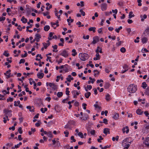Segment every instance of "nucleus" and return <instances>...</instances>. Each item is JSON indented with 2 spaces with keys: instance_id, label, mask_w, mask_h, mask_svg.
Returning a JSON list of instances; mask_svg holds the SVG:
<instances>
[{
  "instance_id": "nucleus-1",
  "label": "nucleus",
  "mask_w": 149,
  "mask_h": 149,
  "mask_svg": "<svg viewBox=\"0 0 149 149\" xmlns=\"http://www.w3.org/2000/svg\"><path fill=\"white\" fill-rule=\"evenodd\" d=\"M137 89L136 86L132 84L128 87L127 90L130 93H134L136 91Z\"/></svg>"
},
{
  "instance_id": "nucleus-2",
  "label": "nucleus",
  "mask_w": 149,
  "mask_h": 149,
  "mask_svg": "<svg viewBox=\"0 0 149 149\" xmlns=\"http://www.w3.org/2000/svg\"><path fill=\"white\" fill-rule=\"evenodd\" d=\"M131 142H129V139L127 138L123 140L122 142V146L124 148L128 149L130 146Z\"/></svg>"
},
{
  "instance_id": "nucleus-3",
  "label": "nucleus",
  "mask_w": 149,
  "mask_h": 149,
  "mask_svg": "<svg viewBox=\"0 0 149 149\" xmlns=\"http://www.w3.org/2000/svg\"><path fill=\"white\" fill-rule=\"evenodd\" d=\"M79 56L80 59L83 61H85L88 58V55L85 53L80 54Z\"/></svg>"
},
{
  "instance_id": "nucleus-4",
  "label": "nucleus",
  "mask_w": 149,
  "mask_h": 149,
  "mask_svg": "<svg viewBox=\"0 0 149 149\" xmlns=\"http://www.w3.org/2000/svg\"><path fill=\"white\" fill-rule=\"evenodd\" d=\"M46 85L47 86H49L52 88V90H55L57 88V86L53 83L47 82Z\"/></svg>"
},
{
  "instance_id": "nucleus-5",
  "label": "nucleus",
  "mask_w": 149,
  "mask_h": 149,
  "mask_svg": "<svg viewBox=\"0 0 149 149\" xmlns=\"http://www.w3.org/2000/svg\"><path fill=\"white\" fill-rule=\"evenodd\" d=\"M3 112L5 113V116L6 118H8V116L11 117L12 116L11 111L9 110L5 109L3 110Z\"/></svg>"
},
{
  "instance_id": "nucleus-6",
  "label": "nucleus",
  "mask_w": 149,
  "mask_h": 149,
  "mask_svg": "<svg viewBox=\"0 0 149 149\" xmlns=\"http://www.w3.org/2000/svg\"><path fill=\"white\" fill-rule=\"evenodd\" d=\"M93 41L91 44L95 45L99 41V38L98 36H95L93 37Z\"/></svg>"
},
{
  "instance_id": "nucleus-7",
  "label": "nucleus",
  "mask_w": 149,
  "mask_h": 149,
  "mask_svg": "<svg viewBox=\"0 0 149 149\" xmlns=\"http://www.w3.org/2000/svg\"><path fill=\"white\" fill-rule=\"evenodd\" d=\"M60 55L66 58L68 56L69 54L68 52L65 50H63L62 52H61V53L60 54Z\"/></svg>"
},
{
  "instance_id": "nucleus-8",
  "label": "nucleus",
  "mask_w": 149,
  "mask_h": 149,
  "mask_svg": "<svg viewBox=\"0 0 149 149\" xmlns=\"http://www.w3.org/2000/svg\"><path fill=\"white\" fill-rule=\"evenodd\" d=\"M101 6L102 10L104 11L107 10V5L106 3H103L101 4Z\"/></svg>"
},
{
  "instance_id": "nucleus-9",
  "label": "nucleus",
  "mask_w": 149,
  "mask_h": 149,
  "mask_svg": "<svg viewBox=\"0 0 149 149\" xmlns=\"http://www.w3.org/2000/svg\"><path fill=\"white\" fill-rule=\"evenodd\" d=\"M72 93L73 96V97L74 98L77 97V96L80 93L78 92L77 91H72Z\"/></svg>"
},
{
  "instance_id": "nucleus-10",
  "label": "nucleus",
  "mask_w": 149,
  "mask_h": 149,
  "mask_svg": "<svg viewBox=\"0 0 149 149\" xmlns=\"http://www.w3.org/2000/svg\"><path fill=\"white\" fill-rule=\"evenodd\" d=\"M41 38L40 35L39 34H36V37L35 39L33 40V41L36 40L37 42L39 41L40 39Z\"/></svg>"
},
{
  "instance_id": "nucleus-11",
  "label": "nucleus",
  "mask_w": 149,
  "mask_h": 149,
  "mask_svg": "<svg viewBox=\"0 0 149 149\" xmlns=\"http://www.w3.org/2000/svg\"><path fill=\"white\" fill-rule=\"evenodd\" d=\"M122 131L124 133L125 132H126L127 134L129 132L128 127L127 126L125 127H123L122 129Z\"/></svg>"
},
{
  "instance_id": "nucleus-12",
  "label": "nucleus",
  "mask_w": 149,
  "mask_h": 149,
  "mask_svg": "<svg viewBox=\"0 0 149 149\" xmlns=\"http://www.w3.org/2000/svg\"><path fill=\"white\" fill-rule=\"evenodd\" d=\"M10 71L11 70H9L7 71L6 73H4V74L6 76V78L7 79L10 78L11 76L10 75Z\"/></svg>"
},
{
  "instance_id": "nucleus-13",
  "label": "nucleus",
  "mask_w": 149,
  "mask_h": 149,
  "mask_svg": "<svg viewBox=\"0 0 149 149\" xmlns=\"http://www.w3.org/2000/svg\"><path fill=\"white\" fill-rule=\"evenodd\" d=\"M70 67L69 66L67 65H65V66L63 69V70L65 72H68L70 70Z\"/></svg>"
},
{
  "instance_id": "nucleus-14",
  "label": "nucleus",
  "mask_w": 149,
  "mask_h": 149,
  "mask_svg": "<svg viewBox=\"0 0 149 149\" xmlns=\"http://www.w3.org/2000/svg\"><path fill=\"white\" fill-rule=\"evenodd\" d=\"M140 17L141 18V21L143 22L144 21L145 19L147 18V15L146 14H144L143 15H140Z\"/></svg>"
},
{
  "instance_id": "nucleus-15",
  "label": "nucleus",
  "mask_w": 149,
  "mask_h": 149,
  "mask_svg": "<svg viewBox=\"0 0 149 149\" xmlns=\"http://www.w3.org/2000/svg\"><path fill=\"white\" fill-rule=\"evenodd\" d=\"M100 55L99 53H96V57H95L93 58V59L94 60H99L100 59Z\"/></svg>"
},
{
  "instance_id": "nucleus-16",
  "label": "nucleus",
  "mask_w": 149,
  "mask_h": 149,
  "mask_svg": "<svg viewBox=\"0 0 149 149\" xmlns=\"http://www.w3.org/2000/svg\"><path fill=\"white\" fill-rule=\"evenodd\" d=\"M119 117V114L117 113H114V116H113L112 118L115 120H117L118 118Z\"/></svg>"
},
{
  "instance_id": "nucleus-17",
  "label": "nucleus",
  "mask_w": 149,
  "mask_h": 149,
  "mask_svg": "<svg viewBox=\"0 0 149 149\" xmlns=\"http://www.w3.org/2000/svg\"><path fill=\"white\" fill-rule=\"evenodd\" d=\"M136 113L139 115H141L143 113V111L139 109H138L136 111Z\"/></svg>"
},
{
  "instance_id": "nucleus-18",
  "label": "nucleus",
  "mask_w": 149,
  "mask_h": 149,
  "mask_svg": "<svg viewBox=\"0 0 149 149\" xmlns=\"http://www.w3.org/2000/svg\"><path fill=\"white\" fill-rule=\"evenodd\" d=\"M51 24L52 27L54 29H55L56 27L59 26L58 24H56L55 23L51 22Z\"/></svg>"
},
{
  "instance_id": "nucleus-19",
  "label": "nucleus",
  "mask_w": 149,
  "mask_h": 149,
  "mask_svg": "<svg viewBox=\"0 0 149 149\" xmlns=\"http://www.w3.org/2000/svg\"><path fill=\"white\" fill-rule=\"evenodd\" d=\"M103 132L106 135L107 134H109V129L107 128H104V130Z\"/></svg>"
},
{
  "instance_id": "nucleus-20",
  "label": "nucleus",
  "mask_w": 149,
  "mask_h": 149,
  "mask_svg": "<svg viewBox=\"0 0 149 149\" xmlns=\"http://www.w3.org/2000/svg\"><path fill=\"white\" fill-rule=\"evenodd\" d=\"M96 53H99V52L101 53H102V49L99 46L97 47V49L96 50Z\"/></svg>"
},
{
  "instance_id": "nucleus-21",
  "label": "nucleus",
  "mask_w": 149,
  "mask_h": 149,
  "mask_svg": "<svg viewBox=\"0 0 149 149\" xmlns=\"http://www.w3.org/2000/svg\"><path fill=\"white\" fill-rule=\"evenodd\" d=\"M66 79L68 81L70 82L71 80H73V78L72 77L71 75H69L68 76V77L66 78Z\"/></svg>"
},
{
  "instance_id": "nucleus-22",
  "label": "nucleus",
  "mask_w": 149,
  "mask_h": 149,
  "mask_svg": "<svg viewBox=\"0 0 149 149\" xmlns=\"http://www.w3.org/2000/svg\"><path fill=\"white\" fill-rule=\"evenodd\" d=\"M37 76L38 78L39 79H41L43 77L44 74L43 73H38L37 74Z\"/></svg>"
},
{
  "instance_id": "nucleus-23",
  "label": "nucleus",
  "mask_w": 149,
  "mask_h": 149,
  "mask_svg": "<svg viewBox=\"0 0 149 149\" xmlns=\"http://www.w3.org/2000/svg\"><path fill=\"white\" fill-rule=\"evenodd\" d=\"M21 20L24 23H26L27 21V19L26 18H25L24 16L22 17Z\"/></svg>"
},
{
  "instance_id": "nucleus-24",
  "label": "nucleus",
  "mask_w": 149,
  "mask_h": 149,
  "mask_svg": "<svg viewBox=\"0 0 149 149\" xmlns=\"http://www.w3.org/2000/svg\"><path fill=\"white\" fill-rule=\"evenodd\" d=\"M72 56H75L77 54V53L76 52V50L74 49L72 50Z\"/></svg>"
},
{
  "instance_id": "nucleus-25",
  "label": "nucleus",
  "mask_w": 149,
  "mask_h": 149,
  "mask_svg": "<svg viewBox=\"0 0 149 149\" xmlns=\"http://www.w3.org/2000/svg\"><path fill=\"white\" fill-rule=\"evenodd\" d=\"M141 40L143 43H145L147 42L148 38L146 37H144L142 38Z\"/></svg>"
},
{
  "instance_id": "nucleus-26",
  "label": "nucleus",
  "mask_w": 149,
  "mask_h": 149,
  "mask_svg": "<svg viewBox=\"0 0 149 149\" xmlns=\"http://www.w3.org/2000/svg\"><path fill=\"white\" fill-rule=\"evenodd\" d=\"M84 116L83 117H80V118L82 119V120H86L87 119V118L88 117V116L86 113L84 114Z\"/></svg>"
},
{
  "instance_id": "nucleus-27",
  "label": "nucleus",
  "mask_w": 149,
  "mask_h": 149,
  "mask_svg": "<svg viewBox=\"0 0 149 149\" xmlns=\"http://www.w3.org/2000/svg\"><path fill=\"white\" fill-rule=\"evenodd\" d=\"M144 143L146 146H149V137L146 139L144 142Z\"/></svg>"
},
{
  "instance_id": "nucleus-28",
  "label": "nucleus",
  "mask_w": 149,
  "mask_h": 149,
  "mask_svg": "<svg viewBox=\"0 0 149 149\" xmlns=\"http://www.w3.org/2000/svg\"><path fill=\"white\" fill-rule=\"evenodd\" d=\"M91 95V93L90 92H87L85 93V96L86 98H88Z\"/></svg>"
},
{
  "instance_id": "nucleus-29",
  "label": "nucleus",
  "mask_w": 149,
  "mask_h": 149,
  "mask_svg": "<svg viewBox=\"0 0 149 149\" xmlns=\"http://www.w3.org/2000/svg\"><path fill=\"white\" fill-rule=\"evenodd\" d=\"M95 29L96 28L95 27H91L88 30L89 31H93V32H95Z\"/></svg>"
},
{
  "instance_id": "nucleus-30",
  "label": "nucleus",
  "mask_w": 149,
  "mask_h": 149,
  "mask_svg": "<svg viewBox=\"0 0 149 149\" xmlns=\"http://www.w3.org/2000/svg\"><path fill=\"white\" fill-rule=\"evenodd\" d=\"M42 45L45 49H46L49 45V43L47 44L45 42H43Z\"/></svg>"
},
{
  "instance_id": "nucleus-31",
  "label": "nucleus",
  "mask_w": 149,
  "mask_h": 149,
  "mask_svg": "<svg viewBox=\"0 0 149 149\" xmlns=\"http://www.w3.org/2000/svg\"><path fill=\"white\" fill-rule=\"evenodd\" d=\"M50 29V27L48 25H46L44 27V30L46 31H48Z\"/></svg>"
},
{
  "instance_id": "nucleus-32",
  "label": "nucleus",
  "mask_w": 149,
  "mask_h": 149,
  "mask_svg": "<svg viewBox=\"0 0 149 149\" xmlns=\"http://www.w3.org/2000/svg\"><path fill=\"white\" fill-rule=\"evenodd\" d=\"M26 108L29 109L30 111L32 112L34 111V109L33 107H31L30 106H28L26 107Z\"/></svg>"
},
{
  "instance_id": "nucleus-33",
  "label": "nucleus",
  "mask_w": 149,
  "mask_h": 149,
  "mask_svg": "<svg viewBox=\"0 0 149 149\" xmlns=\"http://www.w3.org/2000/svg\"><path fill=\"white\" fill-rule=\"evenodd\" d=\"M54 33L52 32H50L49 33V38H48V39L49 40H51L52 39V38L53 37V34H54Z\"/></svg>"
},
{
  "instance_id": "nucleus-34",
  "label": "nucleus",
  "mask_w": 149,
  "mask_h": 149,
  "mask_svg": "<svg viewBox=\"0 0 149 149\" xmlns=\"http://www.w3.org/2000/svg\"><path fill=\"white\" fill-rule=\"evenodd\" d=\"M145 93L146 95H149V87H148L146 89Z\"/></svg>"
},
{
  "instance_id": "nucleus-35",
  "label": "nucleus",
  "mask_w": 149,
  "mask_h": 149,
  "mask_svg": "<svg viewBox=\"0 0 149 149\" xmlns=\"http://www.w3.org/2000/svg\"><path fill=\"white\" fill-rule=\"evenodd\" d=\"M146 33H147L148 34L149 33V27H147V28L145 29L143 32L144 34H145Z\"/></svg>"
},
{
  "instance_id": "nucleus-36",
  "label": "nucleus",
  "mask_w": 149,
  "mask_h": 149,
  "mask_svg": "<svg viewBox=\"0 0 149 149\" xmlns=\"http://www.w3.org/2000/svg\"><path fill=\"white\" fill-rule=\"evenodd\" d=\"M47 135L49 137H50L51 138H52L53 137V135L52 133L51 132H48V133L47 134Z\"/></svg>"
},
{
  "instance_id": "nucleus-37",
  "label": "nucleus",
  "mask_w": 149,
  "mask_h": 149,
  "mask_svg": "<svg viewBox=\"0 0 149 149\" xmlns=\"http://www.w3.org/2000/svg\"><path fill=\"white\" fill-rule=\"evenodd\" d=\"M47 109L46 108H41L40 109V111L42 112L43 113H45V112L47 111Z\"/></svg>"
},
{
  "instance_id": "nucleus-38",
  "label": "nucleus",
  "mask_w": 149,
  "mask_h": 149,
  "mask_svg": "<svg viewBox=\"0 0 149 149\" xmlns=\"http://www.w3.org/2000/svg\"><path fill=\"white\" fill-rule=\"evenodd\" d=\"M133 12H130L129 15V18L130 19H131L133 17H134V15H133Z\"/></svg>"
},
{
  "instance_id": "nucleus-39",
  "label": "nucleus",
  "mask_w": 149,
  "mask_h": 149,
  "mask_svg": "<svg viewBox=\"0 0 149 149\" xmlns=\"http://www.w3.org/2000/svg\"><path fill=\"white\" fill-rule=\"evenodd\" d=\"M110 96L109 94H107L106 95L105 99L107 101H108L110 100Z\"/></svg>"
},
{
  "instance_id": "nucleus-40",
  "label": "nucleus",
  "mask_w": 149,
  "mask_h": 149,
  "mask_svg": "<svg viewBox=\"0 0 149 149\" xmlns=\"http://www.w3.org/2000/svg\"><path fill=\"white\" fill-rule=\"evenodd\" d=\"M78 135L81 138H84L83 134L81 132H80L78 133Z\"/></svg>"
},
{
  "instance_id": "nucleus-41",
  "label": "nucleus",
  "mask_w": 149,
  "mask_h": 149,
  "mask_svg": "<svg viewBox=\"0 0 149 149\" xmlns=\"http://www.w3.org/2000/svg\"><path fill=\"white\" fill-rule=\"evenodd\" d=\"M20 102L18 100L17 101H15L14 105L15 106H17L20 104Z\"/></svg>"
},
{
  "instance_id": "nucleus-42",
  "label": "nucleus",
  "mask_w": 149,
  "mask_h": 149,
  "mask_svg": "<svg viewBox=\"0 0 149 149\" xmlns=\"http://www.w3.org/2000/svg\"><path fill=\"white\" fill-rule=\"evenodd\" d=\"M32 26V25L31 24L30 25V26H27L26 27V31H28L30 32H33V31L31 30H29V29L31 28Z\"/></svg>"
},
{
  "instance_id": "nucleus-43",
  "label": "nucleus",
  "mask_w": 149,
  "mask_h": 149,
  "mask_svg": "<svg viewBox=\"0 0 149 149\" xmlns=\"http://www.w3.org/2000/svg\"><path fill=\"white\" fill-rule=\"evenodd\" d=\"M63 95V93L62 92H58L57 93V96L59 97H61Z\"/></svg>"
},
{
  "instance_id": "nucleus-44",
  "label": "nucleus",
  "mask_w": 149,
  "mask_h": 149,
  "mask_svg": "<svg viewBox=\"0 0 149 149\" xmlns=\"http://www.w3.org/2000/svg\"><path fill=\"white\" fill-rule=\"evenodd\" d=\"M123 68L125 70V71H127L128 70V66L126 65H124L123 66Z\"/></svg>"
},
{
  "instance_id": "nucleus-45",
  "label": "nucleus",
  "mask_w": 149,
  "mask_h": 149,
  "mask_svg": "<svg viewBox=\"0 0 149 149\" xmlns=\"http://www.w3.org/2000/svg\"><path fill=\"white\" fill-rule=\"evenodd\" d=\"M120 51L121 52L124 53L125 52L126 49L124 47H122L120 48Z\"/></svg>"
},
{
  "instance_id": "nucleus-46",
  "label": "nucleus",
  "mask_w": 149,
  "mask_h": 149,
  "mask_svg": "<svg viewBox=\"0 0 149 149\" xmlns=\"http://www.w3.org/2000/svg\"><path fill=\"white\" fill-rule=\"evenodd\" d=\"M122 29V26H120L118 28L116 29H115V31L117 33H119L120 31Z\"/></svg>"
},
{
  "instance_id": "nucleus-47",
  "label": "nucleus",
  "mask_w": 149,
  "mask_h": 149,
  "mask_svg": "<svg viewBox=\"0 0 149 149\" xmlns=\"http://www.w3.org/2000/svg\"><path fill=\"white\" fill-rule=\"evenodd\" d=\"M60 146V143L59 142V141H58L56 140V145L55 146L58 147Z\"/></svg>"
},
{
  "instance_id": "nucleus-48",
  "label": "nucleus",
  "mask_w": 149,
  "mask_h": 149,
  "mask_svg": "<svg viewBox=\"0 0 149 149\" xmlns=\"http://www.w3.org/2000/svg\"><path fill=\"white\" fill-rule=\"evenodd\" d=\"M99 138L97 139V140L98 142L101 143V140H102L103 139V138L101 136H99Z\"/></svg>"
},
{
  "instance_id": "nucleus-49",
  "label": "nucleus",
  "mask_w": 149,
  "mask_h": 149,
  "mask_svg": "<svg viewBox=\"0 0 149 149\" xmlns=\"http://www.w3.org/2000/svg\"><path fill=\"white\" fill-rule=\"evenodd\" d=\"M55 15L56 17H57L58 18V19H59L60 18V15H58V12L56 10H55Z\"/></svg>"
},
{
  "instance_id": "nucleus-50",
  "label": "nucleus",
  "mask_w": 149,
  "mask_h": 149,
  "mask_svg": "<svg viewBox=\"0 0 149 149\" xmlns=\"http://www.w3.org/2000/svg\"><path fill=\"white\" fill-rule=\"evenodd\" d=\"M144 113L146 117H148V118L149 119V113L147 111H145L144 112Z\"/></svg>"
},
{
  "instance_id": "nucleus-51",
  "label": "nucleus",
  "mask_w": 149,
  "mask_h": 149,
  "mask_svg": "<svg viewBox=\"0 0 149 149\" xmlns=\"http://www.w3.org/2000/svg\"><path fill=\"white\" fill-rule=\"evenodd\" d=\"M147 85L145 82H144L143 83L142 86L143 88H146L147 87Z\"/></svg>"
},
{
  "instance_id": "nucleus-52",
  "label": "nucleus",
  "mask_w": 149,
  "mask_h": 149,
  "mask_svg": "<svg viewBox=\"0 0 149 149\" xmlns=\"http://www.w3.org/2000/svg\"><path fill=\"white\" fill-rule=\"evenodd\" d=\"M3 54L6 57H8L9 55V54L7 52V51H5L4 52Z\"/></svg>"
},
{
  "instance_id": "nucleus-53",
  "label": "nucleus",
  "mask_w": 149,
  "mask_h": 149,
  "mask_svg": "<svg viewBox=\"0 0 149 149\" xmlns=\"http://www.w3.org/2000/svg\"><path fill=\"white\" fill-rule=\"evenodd\" d=\"M137 2L138 3V6H140L142 5L141 2H142L141 0H137Z\"/></svg>"
},
{
  "instance_id": "nucleus-54",
  "label": "nucleus",
  "mask_w": 149,
  "mask_h": 149,
  "mask_svg": "<svg viewBox=\"0 0 149 149\" xmlns=\"http://www.w3.org/2000/svg\"><path fill=\"white\" fill-rule=\"evenodd\" d=\"M7 1L8 2H10V3H11L12 2H13L14 3H15L17 2L15 0H7Z\"/></svg>"
},
{
  "instance_id": "nucleus-55",
  "label": "nucleus",
  "mask_w": 149,
  "mask_h": 149,
  "mask_svg": "<svg viewBox=\"0 0 149 149\" xmlns=\"http://www.w3.org/2000/svg\"><path fill=\"white\" fill-rule=\"evenodd\" d=\"M93 72L94 73V76H95L96 74H98L99 73V72L97 70H94L93 71Z\"/></svg>"
},
{
  "instance_id": "nucleus-56",
  "label": "nucleus",
  "mask_w": 149,
  "mask_h": 149,
  "mask_svg": "<svg viewBox=\"0 0 149 149\" xmlns=\"http://www.w3.org/2000/svg\"><path fill=\"white\" fill-rule=\"evenodd\" d=\"M64 133L65 134V136L66 137H67L68 136V135L69 134V133L68 131H64Z\"/></svg>"
},
{
  "instance_id": "nucleus-57",
  "label": "nucleus",
  "mask_w": 149,
  "mask_h": 149,
  "mask_svg": "<svg viewBox=\"0 0 149 149\" xmlns=\"http://www.w3.org/2000/svg\"><path fill=\"white\" fill-rule=\"evenodd\" d=\"M83 38L84 39H88L89 38V36L88 35H86V36H84Z\"/></svg>"
},
{
  "instance_id": "nucleus-58",
  "label": "nucleus",
  "mask_w": 149,
  "mask_h": 149,
  "mask_svg": "<svg viewBox=\"0 0 149 149\" xmlns=\"http://www.w3.org/2000/svg\"><path fill=\"white\" fill-rule=\"evenodd\" d=\"M79 12L81 13V14L83 16H84L85 15V13L81 9L79 10Z\"/></svg>"
},
{
  "instance_id": "nucleus-59",
  "label": "nucleus",
  "mask_w": 149,
  "mask_h": 149,
  "mask_svg": "<svg viewBox=\"0 0 149 149\" xmlns=\"http://www.w3.org/2000/svg\"><path fill=\"white\" fill-rule=\"evenodd\" d=\"M141 52L143 53L145 52H148V51L146 48H143L141 50Z\"/></svg>"
},
{
  "instance_id": "nucleus-60",
  "label": "nucleus",
  "mask_w": 149,
  "mask_h": 149,
  "mask_svg": "<svg viewBox=\"0 0 149 149\" xmlns=\"http://www.w3.org/2000/svg\"><path fill=\"white\" fill-rule=\"evenodd\" d=\"M13 101V98L11 97H9V98L7 99V102H12Z\"/></svg>"
},
{
  "instance_id": "nucleus-61",
  "label": "nucleus",
  "mask_w": 149,
  "mask_h": 149,
  "mask_svg": "<svg viewBox=\"0 0 149 149\" xmlns=\"http://www.w3.org/2000/svg\"><path fill=\"white\" fill-rule=\"evenodd\" d=\"M29 80L30 81L29 83L31 85H32L33 84V80L32 79L30 78L29 79Z\"/></svg>"
},
{
  "instance_id": "nucleus-62",
  "label": "nucleus",
  "mask_w": 149,
  "mask_h": 149,
  "mask_svg": "<svg viewBox=\"0 0 149 149\" xmlns=\"http://www.w3.org/2000/svg\"><path fill=\"white\" fill-rule=\"evenodd\" d=\"M25 62V60L24 59H22L20 60V61L19 62V63L21 64V63H24Z\"/></svg>"
},
{
  "instance_id": "nucleus-63",
  "label": "nucleus",
  "mask_w": 149,
  "mask_h": 149,
  "mask_svg": "<svg viewBox=\"0 0 149 149\" xmlns=\"http://www.w3.org/2000/svg\"><path fill=\"white\" fill-rule=\"evenodd\" d=\"M18 131L19 132V133L21 134L22 133V128L21 127H20L18 129Z\"/></svg>"
},
{
  "instance_id": "nucleus-64",
  "label": "nucleus",
  "mask_w": 149,
  "mask_h": 149,
  "mask_svg": "<svg viewBox=\"0 0 149 149\" xmlns=\"http://www.w3.org/2000/svg\"><path fill=\"white\" fill-rule=\"evenodd\" d=\"M86 87L88 90H90L92 89V86L91 85H87Z\"/></svg>"
}]
</instances>
